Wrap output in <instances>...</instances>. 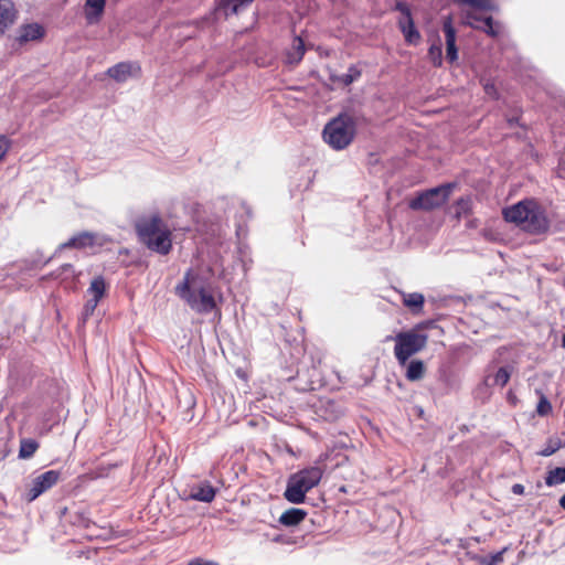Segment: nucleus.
<instances>
[{
  "mask_svg": "<svg viewBox=\"0 0 565 565\" xmlns=\"http://www.w3.org/2000/svg\"><path fill=\"white\" fill-rule=\"evenodd\" d=\"M167 227L168 226L163 223V220L158 213L150 216H142L136 222L137 234L143 244L148 243Z\"/></svg>",
  "mask_w": 565,
  "mask_h": 565,
  "instance_id": "8",
  "label": "nucleus"
},
{
  "mask_svg": "<svg viewBox=\"0 0 565 565\" xmlns=\"http://www.w3.org/2000/svg\"><path fill=\"white\" fill-rule=\"evenodd\" d=\"M106 73L117 83H125L131 77H139L141 67L137 62H119L109 67Z\"/></svg>",
  "mask_w": 565,
  "mask_h": 565,
  "instance_id": "11",
  "label": "nucleus"
},
{
  "mask_svg": "<svg viewBox=\"0 0 565 565\" xmlns=\"http://www.w3.org/2000/svg\"><path fill=\"white\" fill-rule=\"evenodd\" d=\"M557 174L561 178H565V167H564L563 162H559V164H558Z\"/></svg>",
  "mask_w": 565,
  "mask_h": 565,
  "instance_id": "42",
  "label": "nucleus"
},
{
  "mask_svg": "<svg viewBox=\"0 0 565 565\" xmlns=\"http://www.w3.org/2000/svg\"><path fill=\"white\" fill-rule=\"evenodd\" d=\"M305 52L306 49L302 39L300 36H295L291 47L287 51V62L289 64L299 63L302 60Z\"/></svg>",
  "mask_w": 565,
  "mask_h": 565,
  "instance_id": "23",
  "label": "nucleus"
},
{
  "mask_svg": "<svg viewBox=\"0 0 565 565\" xmlns=\"http://www.w3.org/2000/svg\"><path fill=\"white\" fill-rule=\"evenodd\" d=\"M39 445L34 439H22L20 444L19 457L28 459L34 455Z\"/></svg>",
  "mask_w": 565,
  "mask_h": 565,
  "instance_id": "30",
  "label": "nucleus"
},
{
  "mask_svg": "<svg viewBox=\"0 0 565 565\" xmlns=\"http://www.w3.org/2000/svg\"><path fill=\"white\" fill-rule=\"evenodd\" d=\"M14 4L10 0H0V35L14 22Z\"/></svg>",
  "mask_w": 565,
  "mask_h": 565,
  "instance_id": "16",
  "label": "nucleus"
},
{
  "mask_svg": "<svg viewBox=\"0 0 565 565\" xmlns=\"http://www.w3.org/2000/svg\"><path fill=\"white\" fill-rule=\"evenodd\" d=\"M398 25L408 44H417L419 42L420 33L416 29L413 18L399 20Z\"/></svg>",
  "mask_w": 565,
  "mask_h": 565,
  "instance_id": "18",
  "label": "nucleus"
},
{
  "mask_svg": "<svg viewBox=\"0 0 565 565\" xmlns=\"http://www.w3.org/2000/svg\"><path fill=\"white\" fill-rule=\"evenodd\" d=\"M405 377L411 382L419 381L424 377L426 367L423 361L420 360H412L407 361Z\"/></svg>",
  "mask_w": 565,
  "mask_h": 565,
  "instance_id": "24",
  "label": "nucleus"
},
{
  "mask_svg": "<svg viewBox=\"0 0 565 565\" xmlns=\"http://www.w3.org/2000/svg\"><path fill=\"white\" fill-rule=\"evenodd\" d=\"M356 125L348 114H340L323 128L322 138L333 150H343L355 137Z\"/></svg>",
  "mask_w": 565,
  "mask_h": 565,
  "instance_id": "3",
  "label": "nucleus"
},
{
  "mask_svg": "<svg viewBox=\"0 0 565 565\" xmlns=\"http://www.w3.org/2000/svg\"><path fill=\"white\" fill-rule=\"evenodd\" d=\"M559 505L565 510V494L559 499Z\"/></svg>",
  "mask_w": 565,
  "mask_h": 565,
  "instance_id": "45",
  "label": "nucleus"
},
{
  "mask_svg": "<svg viewBox=\"0 0 565 565\" xmlns=\"http://www.w3.org/2000/svg\"><path fill=\"white\" fill-rule=\"evenodd\" d=\"M552 412V405L546 396L541 395L540 401L536 405V413L541 416H545Z\"/></svg>",
  "mask_w": 565,
  "mask_h": 565,
  "instance_id": "36",
  "label": "nucleus"
},
{
  "mask_svg": "<svg viewBox=\"0 0 565 565\" xmlns=\"http://www.w3.org/2000/svg\"><path fill=\"white\" fill-rule=\"evenodd\" d=\"M188 565H220V564L216 562H213V561H204V559L198 557V558H193V559L189 561Z\"/></svg>",
  "mask_w": 565,
  "mask_h": 565,
  "instance_id": "40",
  "label": "nucleus"
},
{
  "mask_svg": "<svg viewBox=\"0 0 565 565\" xmlns=\"http://www.w3.org/2000/svg\"><path fill=\"white\" fill-rule=\"evenodd\" d=\"M562 347L565 349V334L562 338Z\"/></svg>",
  "mask_w": 565,
  "mask_h": 565,
  "instance_id": "47",
  "label": "nucleus"
},
{
  "mask_svg": "<svg viewBox=\"0 0 565 565\" xmlns=\"http://www.w3.org/2000/svg\"><path fill=\"white\" fill-rule=\"evenodd\" d=\"M491 375L490 374H487L482 382L477 386L476 391H475V395L477 398H480L482 401H486L490 397L491 395Z\"/></svg>",
  "mask_w": 565,
  "mask_h": 565,
  "instance_id": "31",
  "label": "nucleus"
},
{
  "mask_svg": "<svg viewBox=\"0 0 565 565\" xmlns=\"http://www.w3.org/2000/svg\"><path fill=\"white\" fill-rule=\"evenodd\" d=\"M428 58L435 67L443 65V44L439 36H436L428 49Z\"/></svg>",
  "mask_w": 565,
  "mask_h": 565,
  "instance_id": "25",
  "label": "nucleus"
},
{
  "mask_svg": "<svg viewBox=\"0 0 565 565\" xmlns=\"http://www.w3.org/2000/svg\"><path fill=\"white\" fill-rule=\"evenodd\" d=\"M391 340L395 341L394 355L398 364L405 366L411 356L420 352L426 347L428 335L413 329L385 338L386 342Z\"/></svg>",
  "mask_w": 565,
  "mask_h": 565,
  "instance_id": "5",
  "label": "nucleus"
},
{
  "mask_svg": "<svg viewBox=\"0 0 565 565\" xmlns=\"http://www.w3.org/2000/svg\"><path fill=\"white\" fill-rule=\"evenodd\" d=\"M106 0H86L85 3V18L88 23H94L99 20L104 12Z\"/></svg>",
  "mask_w": 565,
  "mask_h": 565,
  "instance_id": "19",
  "label": "nucleus"
},
{
  "mask_svg": "<svg viewBox=\"0 0 565 565\" xmlns=\"http://www.w3.org/2000/svg\"><path fill=\"white\" fill-rule=\"evenodd\" d=\"M306 515L307 512L305 510L291 508L280 515L279 522L286 526H294L303 521Z\"/></svg>",
  "mask_w": 565,
  "mask_h": 565,
  "instance_id": "22",
  "label": "nucleus"
},
{
  "mask_svg": "<svg viewBox=\"0 0 565 565\" xmlns=\"http://www.w3.org/2000/svg\"><path fill=\"white\" fill-rule=\"evenodd\" d=\"M362 75V72L361 70L355 66V65H351L349 68H348V72L345 74H342L340 77H339V81L344 85V86H349L351 85L353 82L358 81Z\"/></svg>",
  "mask_w": 565,
  "mask_h": 565,
  "instance_id": "34",
  "label": "nucleus"
},
{
  "mask_svg": "<svg viewBox=\"0 0 565 565\" xmlns=\"http://www.w3.org/2000/svg\"><path fill=\"white\" fill-rule=\"evenodd\" d=\"M60 479V472L55 470H49L40 476L35 477L28 489L25 494L26 501L32 502L36 498H39L42 493L51 489L54 484L57 483Z\"/></svg>",
  "mask_w": 565,
  "mask_h": 565,
  "instance_id": "9",
  "label": "nucleus"
},
{
  "mask_svg": "<svg viewBox=\"0 0 565 565\" xmlns=\"http://www.w3.org/2000/svg\"><path fill=\"white\" fill-rule=\"evenodd\" d=\"M66 414L64 406L61 403H56L50 409L43 414V422L45 424H61L66 420Z\"/></svg>",
  "mask_w": 565,
  "mask_h": 565,
  "instance_id": "21",
  "label": "nucleus"
},
{
  "mask_svg": "<svg viewBox=\"0 0 565 565\" xmlns=\"http://www.w3.org/2000/svg\"><path fill=\"white\" fill-rule=\"evenodd\" d=\"M443 31L446 39V60L454 63L458 60V49L456 45V29L452 24L451 15L443 19Z\"/></svg>",
  "mask_w": 565,
  "mask_h": 565,
  "instance_id": "12",
  "label": "nucleus"
},
{
  "mask_svg": "<svg viewBox=\"0 0 565 565\" xmlns=\"http://www.w3.org/2000/svg\"><path fill=\"white\" fill-rule=\"evenodd\" d=\"M510 376H511V372L509 370L508 366H501L499 367V370L495 372V374L492 376L491 375V385L492 386H501L503 387L510 380Z\"/></svg>",
  "mask_w": 565,
  "mask_h": 565,
  "instance_id": "33",
  "label": "nucleus"
},
{
  "mask_svg": "<svg viewBox=\"0 0 565 565\" xmlns=\"http://www.w3.org/2000/svg\"><path fill=\"white\" fill-rule=\"evenodd\" d=\"M254 0H221L220 9L224 11L225 17L237 14L241 7L249 4Z\"/></svg>",
  "mask_w": 565,
  "mask_h": 565,
  "instance_id": "27",
  "label": "nucleus"
},
{
  "mask_svg": "<svg viewBox=\"0 0 565 565\" xmlns=\"http://www.w3.org/2000/svg\"><path fill=\"white\" fill-rule=\"evenodd\" d=\"M322 412L321 417L323 420L334 422L344 414V407L340 402L328 399L322 406Z\"/></svg>",
  "mask_w": 565,
  "mask_h": 565,
  "instance_id": "17",
  "label": "nucleus"
},
{
  "mask_svg": "<svg viewBox=\"0 0 565 565\" xmlns=\"http://www.w3.org/2000/svg\"><path fill=\"white\" fill-rule=\"evenodd\" d=\"M512 492L514 494H523L524 493V487L520 483H515L512 486Z\"/></svg>",
  "mask_w": 565,
  "mask_h": 565,
  "instance_id": "41",
  "label": "nucleus"
},
{
  "mask_svg": "<svg viewBox=\"0 0 565 565\" xmlns=\"http://www.w3.org/2000/svg\"><path fill=\"white\" fill-rule=\"evenodd\" d=\"M44 29L39 23H30L20 26L17 41L20 44L42 39Z\"/></svg>",
  "mask_w": 565,
  "mask_h": 565,
  "instance_id": "15",
  "label": "nucleus"
},
{
  "mask_svg": "<svg viewBox=\"0 0 565 565\" xmlns=\"http://www.w3.org/2000/svg\"><path fill=\"white\" fill-rule=\"evenodd\" d=\"M471 210H472L471 199L468 196L460 198L454 204V216L457 220H460L461 217L469 215L471 213Z\"/></svg>",
  "mask_w": 565,
  "mask_h": 565,
  "instance_id": "29",
  "label": "nucleus"
},
{
  "mask_svg": "<svg viewBox=\"0 0 565 565\" xmlns=\"http://www.w3.org/2000/svg\"><path fill=\"white\" fill-rule=\"evenodd\" d=\"M554 451L555 449H544L541 451V455L547 457L551 456Z\"/></svg>",
  "mask_w": 565,
  "mask_h": 565,
  "instance_id": "43",
  "label": "nucleus"
},
{
  "mask_svg": "<svg viewBox=\"0 0 565 565\" xmlns=\"http://www.w3.org/2000/svg\"><path fill=\"white\" fill-rule=\"evenodd\" d=\"M107 285L104 276L98 275L93 278L86 294L89 299L85 302L82 311V319L85 322L95 312L102 298L106 295Z\"/></svg>",
  "mask_w": 565,
  "mask_h": 565,
  "instance_id": "7",
  "label": "nucleus"
},
{
  "mask_svg": "<svg viewBox=\"0 0 565 565\" xmlns=\"http://www.w3.org/2000/svg\"><path fill=\"white\" fill-rule=\"evenodd\" d=\"M484 89H486V92L489 94V93H490V90H492V89H493V86L486 85Z\"/></svg>",
  "mask_w": 565,
  "mask_h": 565,
  "instance_id": "46",
  "label": "nucleus"
},
{
  "mask_svg": "<svg viewBox=\"0 0 565 565\" xmlns=\"http://www.w3.org/2000/svg\"><path fill=\"white\" fill-rule=\"evenodd\" d=\"M322 476L323 469L319 466L309 467L291 475L285 491L286 500L295 504L302 503L306 493L318 486Z\"/></svg>",
  "mask_w": 565,
  "mask_h": 565,
  "instance_id": "4",
  "label": "nucleus"
},
{
  "mask_svg": "<svg viewBox=\"0 0 565 565\" xmlns=\"http://www.w3.org/2000/svg\"><path fill=\"white\" fill-rule=\"evenodd\" d=\"M9 149V140L4 136H0V161L6 156Z\"/></svg>",
  "mask_w": 565,
  "mask_h": 565,
  "instance_id": "38",
  "label": "nucleus"
},
{
  "mask_svg": "<svg viewBox=\"0 0 565 565\" xmlns=\"http://www.w3.org/2000/svg\"><path fill=\"white\" fill-rule=\"evenodd\" d=\"M508 548L504 547L502 551L491 555V559L489 562V565H497L502 561L503 554Z\"/></svg>",
  "mask_w": 565,
  "mask_h": 565,
  "instance_id": "39",
  "label": "nucleus"
},
{
  "mask_svg": "<svg viewBox=\"0 0 565 565\" xmlns=\"http://www.w3.org/2000/svg\"><path fill=\"white\" fill-rule=\"evenodd\" d=\"M97 245V235L92 232H79L60 245V249L75 248L85 249Z\"/></svg>",
  "mask_w": 565,
  "mask_h": 565,
  "instance_id": "13",
  "label": "nucleus"
},
{
  "mask_svg": "<svg viewBox=\"0 0 565 565\" xmlns=\"http://www.w3.org/2000/svg\"><path fill=\"white\" fill-rule=\"evenodd\" d=\"M440 381L446 386L447 391H458L460 388V380L457 375L450 372H444L440 376Z\"/></svg>",
  "mask_w": 565,
  "mask_h": 565,
  "instance_id": "35",
  "label": "nucleus"
},
{
  "mask_svg": "<svg viewBox=\"0 0 565 565\" xmlns=\"http://www.w3.org/2000/svg\"><path fill=\"white\" fill-rule=\"evenodd\" d=\"M504 221L520 226L530 234L545 233L550 227L543 206L534 199H524L502 210Z\"/></svg>",
  "mask_w": 565,
  "mask_h": 565,
  "instance_id": "1",
  "label": "nucleus"
},
{
  "mask_svg": "<svg viewBox=\"0 0 565 565\" xmlns=\"http://www.w3.org/2000/svg\"><path fill=\"white\" fill-rule=\"evenodd\" d=\"M175 294L200 315L210 313L216 308L214 296L192 269H189L183 280L177 285Z\"/></svg>",
  "mask_w": 565,
  "mask_h": 565,
  "instance_id": "2",
  "label": "nucleus"
},
{
  "mask_svg": "<svg viewBox=\"0 0 565 565\" xmlns=\"http://www.w3.org/2000/svg\"><path fill=\"white\" fill-rule=\"evenodd\" d=\"M215 497V489L210 483H201L192 488L190 498L196 501L211 502Z\"/></svg>",
  "mask_w": 565,
  "mask_h": 565,
  "instance_id": "20",
  "label": "nucleus"
},
{
  "mask_svg": "<svg viewBox=\"0 0 565 565\" xmlns=\"http://www.w3.org/2000/svg\"><path fill=\"white\" fill-rule=\"evenodd\" d=\"M454 2L460 6H469L472 9L480 11L497 10V6L493 0H454Z\"/></svg>",
  "mask_w": 565,
  "mask_h": 565,
  "instance_id": "28",
  "label": "nucleus"
},
{
  "mask_svg": "<svg viewBox=\"0 0 565 565\" xmlns=\"http://www.w3.org/2000/svg\"><path fill=\"white\" fill-rule=\"evenodd\" d=\"M454 186H455V184H452V183H446V184H441L439 186L426 190V191L419 193L416 198H414L409 202V207L412 210H425V211H430V210L440 207L448 201Z\"/></svg>",
  "mask_w": 565,
  "mask_h": 565,
  "instance_id": "6",
  "label": "nucleus"
},
{
  "mask_svg": "<svg viewBox=\"0 0 565 565\" xmlns=\"http://www.w3.org/2000/svg\"><path fill=\"white\" fill-rule=\"evenodd\" d=\"M466 24L492 38L498 36L501 30L500 23L495 22L491 17L483 18L476 12L466 13Z\"/></svg>",
  "mask_w": 565,
  "mask_h": 565,
  "instance_id": "10",
  "label": "nucleus"
},
{
  "mask_svg": "<svg viewBox=\"0 0 565 565\" xmlns=\"http://www.w3.org/2000/svg\"><path fill=\"white\" fill-rule=\"evenodd\" d=\"M395 9L404 15V19L412 18L411 9L408 8L407 3L397 2Z\"/></svg>",
  "mask_w": 565,
  "mask_h": 565,
  "instance_id": "37",
  "label": "nucleus"
},
{
  "mask_svg": "<svg viewBox=\"0 0 565 565\" xmlns=\"http://www.w3.org/2000/svg\"><path fill=\"white\" fill-rule=\"evenodd\" d=\"M425 298L423 294L419 292H411L403 295V302L406 307H408L413 312H419L423 310Z\"/></svg>",
  "mask_w": 565,
  "mask_h": 565,
  "instance_id": "26",
  "label": "nucleus"
},
{
  "mask_svg": "<svg viewBox=\"0 0 565 565\" xmlns=\"http://www.w3.org/2000/svg\"><path fill=\"white\" fill-rule=\"evenodd\" d=\"M565 482V467L564 468H555L547 472L545 478V483L548 487L557 486Z\"/></svg>",
  "mask_w": 565,
  "mask_h": 565,
  "instance_id": "32",
  "label": "nucleus"
},
{
  "mask_svg": "<svg viewBox=\"0 0 565 565\" xmlns=\"http://www.w3.org/2000/svg\"><path fill=\"white\" fill-rule=\"evenodd\" d=\"M145 245L152 252L167 255L172 248L170 230L167 227Z\"/></svg>",
  "mask_w": 565,
  "mask_h": 565,
  "instance_id": "14",
  "label": "nucleus"
},
{
  "mask_svg": "<svg viewBox=\"0 0 565 565\" xmlns=\"http://www.w3.org/2000/svg\"><path fill=\"white\" fill-rule=\"evenodd\" d=\"M62 269H63L64 271H68V270L73 271V265H71V264H65V265H63V266H62Z\"/></svg>",
  "mask_w": 565,
  "mask_h": 565,
  "instance_id": "44",
  "label": "nucleus"
}]
</instances>
